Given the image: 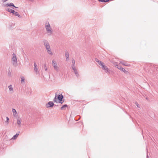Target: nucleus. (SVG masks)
Listing matches in <instances>:
<instances>
[{
	"mask_svg": "<svg viewBox=\"0 0 158 158\" xmlns=\"http://www.w3.org/2000/svg\"><path fill=\"white\" fill-rule=\"evenodd\" d=\"M64 97L62 94L57 95L56 94L53 100L54 102L62 104L64 102V100H63Z\"/></svg>",
	"mask_w": 158,
	"mask_h": 158,
	"instance_id": "nucleus-1",
	"label": "nucleus"
},
{
	"mask_svg": "<svg viewBox=\"0 0 158 158\" xmlns=\"http://www.w3.org/2000/svg\"><path fill=\"white\" fill-rule=\"evenodd\" d=\"M13 57L12 58L11 60L12 61V64L13 65L15 66L17 65V58L15 54L13 53L12 55Z\"/></svg>",
	"mask_w": 158,
	"mask_h": 158,
	"instance_id": "nucleus-2",
	"label": "nucleus"
},
{
	"mask_svg": "<svg viewBox=\"0 0 158 158\" xmlns=\"http://www.w3.org/2000/svg\"><path fill=\"white\" fill-rule=\"evenodd\" d=\"M52 63L54 69L57 72L59 71L60 70L59 68L57 66V64L56 63L55 61L53 60L52 61Z\"/></svg>",
	"mask_w": 158,
	"mask_h": 158,
	"instance_id": "nucleus-3",
	"label": "nucleus"
},
{
	"mask_svg": "<svg viewBox=\"0 0 158 158\" xmlns=\"http://www.w3.org/2000/svg\"><path fill=\"white\" fill-rule=\"evenodd\" d=\"M43 42L46 49L50 48L49 44L47 40H44Z\"/></svg>",
	"mask_w": 158,
	"mask_h": 158,
	"instance_id": "nucleus-4",
	"label": "nucleus"
},
{
	"mask_svg": "<svg viewBox=\"0 0 158 158\" xmlns=\"http://www.w3.org/2000/svg\"><path fill=\"white\" fill-rule=\"evenodd\" d=\"M115 66L118 69L121 70L122 71L124 72V73H125L126 74H127V73H128V72L126 71L125 69L123 68L120 65H119L118 64H116Z\"/></svg>",
	"mask_w": 158,
	"mask_h": 158,
	"instance_id": "nucleus-5",
	"label": "nucleus"
},
{
	"mask_svg": "<svg viewBox=\"0 0 158 158\" xmlns=\"http://www.w3.org/2000/svg\"><path fill=\"white\" fill-rule=\"evenodd\" d=\"M54 105V103L53 102L49 101L46 104V106L47 108L52 107Z\"/></svg>",
	"mask_w": 158,
	"mask_h": 158,
	"instance_id": "nucleus-6",
	"label": "nucleus"
},
{
	"mask_svg": "<svg viewBox=\"0 0 158 158\" xmlns=\"http://www.w3.org/2000/svg\"><path fill=\"white\" fill-rule=\"evenodd\" d=\"M47 32L49 35H51L52 33V30L51 27H48L46 28Z\"/></svg>",
	"mask_w": 158,
	"mask_h": 158,
	"instance_id": "nucleus-7",
	"label": "nucleus"
},
{
	"mask_svg": "<svg viewBox=\"0 0 158 158\" xmlns=\"http://www.w3.org/2000/svg\"><path fill=\"white\" fill-rule=\"evenodd\" d=\"M102 66V68L105 70L106 73H109L110 72V70L108 69L106 66L104 65V64H103Z\"/></svg>",
	"mask_w": 158,
	"mask_h": 158,
	"instance_id": "nucleus-8",
	"label": "nucleus"
},
{
	"mask_svg": "<svg viewBox=\"0 0 158 158\" xmlns=\"http://www.w3.org/2000/svg\"><path fill=\"white\" fill-rule=\"evenodd\" d=\"M19 133H20V132H17L15 135H14L13 136V137H12V139H16L18 137Z\"/></svg>",
	"mask_w": 158,
	"mask_h": 158,
	"instance_id": "nucleus-9",
	"label": "nucleus"
},
{
	"mask_svg": "<svg viewBox=\"0 0 158 158\" xmlns=\"http://www.w3.org/2000/svg\"><path fill=\"white\" fill-rule=\"evenodd\" d=\"M8 88L10 91L11 92V93L13 92V88L11 85H10L8 86Z\"/></svg>",
	"mask_w": 158,
	"mask_h": 158,
	"instance_id": "nucleus-10",
	"label": "nucleus"
},
{
	"mask_svg": "<svg viewBox=\"0 0 158 158\" xmlns=\"http://www.w3.org/2000/svg\"><path fill=\"white\" fill-rule=\"evenodd\" d=\"M5 6H10V7L13 6V7H15V5H14V4L12 3H8L7 4H6L5 5Z\"/></svg>",
	"mask_w": 158,
	"mask_h": 158,
	"instance_id": "nucleus-11",
	"label": "nucleus"
},
{
	"mask_svg": "<svg viewBox=\"0 0 158 158\" xmlns=\"http://www.w3.org/2000/svg\"><path fill=\"white\" fill-rule=\"evenodd\" d=\"M47 52L50 55H53V53L52 52L50 48L47 49Z\"/></svg>",
	"mask_w": 158,
	"mask_h": 158,
	"instance_id": "nucleus-12",
	"label": "nucleus"
},
{
	"mask_svg": "<svg viewBox=\"0 0 158 158\" xmlns=\"http://www.w3.org/2000/svg\"><path fill=\"white\" fill-rule=\"evenodd\" d=\"M13 15H15V16H18L19 18H20L21 17V16L19 14V13L15 11V12H14V14H13Z\"/></svg>",
	"mask_w": 158,
	"mask_h": 158,
	"instance_id": "nucleus-13",
	"label": "nucleus"
},
{
	"mask_svg": "<svg viewBox=\"0 0 158 158\" xmlns=\"http://www.w3.org/2000/svg\"><path fill=\"white\" fill-rule=\"evenodd\" d=\"M25 81V78L24 77H21V84H23Z\"/></svg>",
	"mask_w": 158,
	"mask_h": 158,
	"instance_id": "nucleus-14",
	"label": "nucleus"
},
{
	"mask_svg": "<svg viewBox=\"0 0 158 158\" xmlns=\"http://www.w3.org/2000/svg\"><path fill=\"white\" fill-rule=\"evenodd\" d=\"M68 106V105L67 104H64L60 108V109L62 110H64V108L66 107H67Z\"/></svg>",
	"mask_w": 158,
	"mask_h": 158,
	"instance_id": "nucleus-15",
	"label": "nucleus"
},
{
	"mask_svg": "<svg viewBox=\"0 0 158 158\" xmlns=\"http://www.w3.org/2000/svg\"><path fill=\"white\" fill-rule=\"evenodd\" d=\"M48 27H51L50 25L48 22H46L45 23V28H46Z\"/></svg>",
	"mask_w": 158,
	"mask_h": 158,
	"instance_id": "nucleus-16",
	"label": "nucleus"
},
{
	"mask_svg": "<svg viewBox=\"0 0 158 158\" xmlns=\"http://www.w3.org/2000/svg\"><path fill=\"white\" fill-rule=\"evenodd\" d=\"M73 72L75 73V74L76 75V76H77V77H78L79 76V75L78 74V73L77 72V70L73 71Z\"/></svg>",
	"mask_w": 158,
	"mask_h": 158,
	"instance_id": "nucleus-17",
	"label": "nucleus"
},
{
	"mask_svg": "<svg viewBox=\"0 0 158 158\" xmlns=\"http://www.w3.org/2000/svg\"><path fill=\"white\" fill-rule=\"evenodd\" d=\"M12 111L13 112V115L14 116H15V115L17 114V112L16 111L15 109L14 108L12 109Z\"/></svg>",
	"mask_w": 158,
	"mask_h": 158,
	"instance_id": "nucleus-18",
	"label": "nucleus"
},
{
	"mask_svg": "<svg viewBox=\"0 0 158 158\" xmlns=\"http://www.w3.org/2000/svg\"><path fill=\"white\" fill-rule=\"evenodd\" d=\"M21 121L19 120V119H17V123L18 125L20 127L21 126Z\"/></svg>",
	"mask_w": 158,
	"mask_h": 158,
	"instance_id": "nucleus-19",
	"label": "nucleus"
},
{
	"mask_svg": "<svg viewBox=\"0 0 158 158\" xmlns=\"http://www.w3.org/2000/svg\"><path fill=\"white\" fill-rule=\"evenodd\" d=\"M120 63L126 66H128L129 65V64L126 63L125 62H120Z\"/></svg>",
	"mask_w": 158,
	"mask_h": 158,
	"instance_id": "nucleus-20",
	"label": "nucleus"
},
{
	"mask_svg": "<svg viewBox=\"0 0 158 158\" xmlns=\"http://www.w3.org/2000/svg\"><path fill=\"white\" fill-rule=\"evenodd\" d=\"M65 56L67 60H69V54L68 52H67L65 53Z\"/></svg>",
	"mask_w": 158,
	"mask_h": 158,
	"instance_id": "nucleus-21",
	"label": "nucleus"
},
{
	"mask_svg": "<svg viewBox=\"0 0 158 158\" xmlns=\"http://www.w3.org/2000/svg\"><path fill=\"white\" fill-rule=\"evenodd\" d=\"M99 2H107L109 1V0H98Z\"/></svg>",
	"mask_w": 158,
	"mask_h": 158,
	"instance_id": "nucleus-22",
	"label": "nucleus"
},
{
	"mask_svg": "<svg viewBox=\"0 0 158 158\" xmlns=\"http://www.w3.org/2000/svg\"><path fill=\"white\" fill-rule=\"evenodd\" d=\"M34 71L36 73V74H37L39 73L37 67L34 68Z\"/></svg>",
	"mask_w": 158,
	"mask_h": 158,
	"instance_id": "nucleus-23",
	"label": "nucleus"
},
{
	"mask_svg": "<svg viewBox=\"0 0 158 158\" xmlns=\"http://www.w3.org/2000/svg\"><path fill=\"white\" fill-rule=\"evenodd\" d=\"M44 67L45 71H47L48 69L47 67H46V64H44Z\"/></svg>",
	"mask_w": 158,
	"mask_h": 158,
	"instance_id": "nucleus-24",
	"label": "nucleus"
},
{
	"mask_svg": "<svg viewBox=\"0 0 158 158\" xmlns=\"http://www.w3.org/2000/svg\"><path fill=\"white\" fill-rule=\"evenodd\" d=\"M98 63L101 66H102L104 64L103 62L100 60L99 61H98Z\"/></svg>",
	"mask_w": 158,
	"mask_h": 158,
	"instance_id": "nucleus-25",
	"label": "nucleus"
},
{
	"mask_svg": "<svg viewBox=\"0 0 158 158\" xmlns=\"http://www.w3.org/2000/svg\"><path fill=\"white\" fill-rule=\"evenodd\" d=\"M6 120L5 122V123H7V124H8V121L9 120V118L8 117H6Z\"/></svg>",
	"mask_w": 158,
	"mask_h": 158,
	"instance_id": "nucleus-26",
	"label": "nucleus"
},
{
	"mask_svg": "<svg viewBox=\"0 0 158 158\" xmlns=\"http://www.w3.org/2000/svg\"><path fill=\"white\" fill-rule=\"evenodd\" d=\"M11 9L10 8H6V11H8L9 12H10V11H11Z\"/></svg>",
	"mask_w": 158,
	"mask_h": 158,
	"instance_id": "nucleus-27",
	"label": "nucleus"
},
{
	"mask_svg": "<svg viewBox=\"0 0 158 158\" xmlns=\"http://www.w3.org/2000/svg\"><path fill=\"white\" fill-rule=\"evenodd\" d=\"M15 10H14L11 9V11H10V13H11L13 15L14 12H15Z\"/></svg>",
	"mask_w": 158,
	"mask_h": 158,
	"instance_id": "nucleus-28",
	"label": "nucleus"
},
{
	"mask_svg": "<svg viewBox=\"0 0 158 158\" xmlns=\"http://www.w3.org/2000/svg\"><path fill=\"white\" fill-rule=\"evenodd\" d=\"M14 25L12 24H10L9 25V27L11 29L13 27Z\"/></svg>",
	"mask_w": 158,
	"mask_h": 158,
	"instance_id": "nucleus-29",
	"label": "nucleus"
},
{
	"mask_svg": "<svg viewBox=\"0 0 158 158\" xmlns=\"http://www.w3.org/2000/svg\"><path fill=\"white\" fill-rule=\"evenodd\" d=\"M72 63L73 64H75V60L73 59L72 60Z\"/></svg>",
	"mask_w": 158,
	"mask_h": 158,
	"instance_id": "nucleus-30",
	"label": "nucleus"
},
{
	"mask_svg": "<svg viewBox=\"0 0 158 158\" xmlns=\"http://www.w3.org/2000/svg\"><path fill=\"white\" fill-rule=\"evenodd\" d=\"M135 104L139 108V105L137 102Z\"/></svg>",
	"mask_w": 158,
	"mask_h": 158,
	"instance_id": "nucleus-31",
	"label": "nucleus"
},
{
	"mask_svg": "<svg viewBox=\"0 0 158 158\" xmlns=\"http://www.w3.org/2000/svg\"><path fill=\"white\" fill-rule=\"evenodd\" d=\"M34 66L35 68L37 67V64H36V63L35 62H34Z\"/></svg>",
	"mask_w": 158,
	"mask_h": 158,
	"instance_id": "nucleus-32",
	"label": "nucleus"
},
{
	"mask_svg": "<svg viewBox=\"0 0 158 158\" xmlns=\"http://www.w3.org/2000/svg\"><path fill=\"white\" fill-rule=\"evenodd\" d=\"M11 74V73L10 72V71L9 70L8 71V75L9 76H10Z\"/></svg>",
	"mask_w": 158,
	"mask_h": 158,
	"instance_id": "nucleus-33",
	"label": "nucleus"
},
{
	"mask_svg": "<svg viewBox=\"0 0 158 158\" xmlns=\"http://www.w3.org/2000/svg\"><path fill=\"white\" fill-rule=\"evenodd\" d=\"M95 60L97 62H98V61H99L100 60H99L97 58H95Z\"/></svg>",
	"mask_w": 158,
	"mask_h": 158,
	"instance_id": "nucleus-34",
	"label": "nucleus"
},
{
	"mask_svg": "<svg viewBox=\"0 0 158 158\" xmlns=\"http://www.w3.org/2000/svg\"><path fill=\"white\" fill-rule=\"evenodd\" d=\"M72 69H73V71H75V70H76V68L75 67L74 68H72Z\"/></svg>",
	"mask_w": 158,
	"mask_h": 158,
	"instance_id": "nucleus-35",
	"label": "nucleus"
},
{
	"mask_svg": "<svg viewBox=\"0 0 158 158\" xmlns=\"http://www.w3.org/2000/svg\"><path fill=\"white\" fill-rule=\"evenodd\" d=\"M74 67H75V64H73L72 66V68H74Z\"/></svg>",
	"mask_w": 158,
	"mask_h": 158,
	"instance_id": "nucleus-36",
	"label": "nucleus"
},
{
	"mask_svg": "<svg viewBox=\"0 0 158 158\" xmlns=\"http://www.w3.org/2000/svg\"><path fill=\"white\" fill-rule=\"evenodd\" d=\"M8 0H2V1L4 2L7 1Z\"/></svg>",
	"mask_w": 158,
	"mask_h": 158,
	"instance_id": "nucleus-37",
	"label": "nucleus"
},
{
	"mask_svg": "<svg viewBox=\"0 0 158 158\" xmlns=\"http://www.w3.org/2000/svg\"><path fill=\"white\" fill-rule=\"evenodd\" d=\"M14 7L15 8H18V7H16V6H15V7Z\"/></svg>",
	"mask_w": 158,
	"mask_h": 158,
	"instance_id": "nucleus-38",
	"label": "nucleus"
},
{
	"mask_svg": "<svg viewBox=\"0 0 158 158\" xmlns=\"http://www.w3.org/2000/svg\"><path fill=\"white\" fill-rule=\"evenodd\" d=\"M147 158H149V157H148V155H147Z\"/></svg>",
	"mask_w": 158,
	"mask_h": 158,
	"instance_id": "nucleus-39",
	"label": "nucleus"
},
{
	"mask_svg": "<svg viewBox=\"0 0 158 158\" xmlns=\"http://www.w3.org/2000/svg\"><path fill=\"white\" fill-rule=\"evenodd\" d=\"M146 98L147 100H148V98L147 97Z\"/></svg>",
	"mask_w": 158,
	"mask_h": 158,
	"instance_id": "nucleus-40",
	"label": "nucleus"
},
{
	"mask_svg": "<svg viewBox=\"0 0 158 158\" xmlns=\"http://www.w3.org/2000/svg\"><path fill=\"white\" fill-rule=\"evenodd\" d=\"M146 150H147V152H148V149H147V148Z\"/></svg>",
	"mask_w": 158,
	"mask_h": 158,
	"instance_id": "nucleus-41",
	"label": "nucleus"
},
{
	"mask_svg": "<svg viewBox=\"0 0 158 158\" xmlns=\"http://www.w3.org/2000/svg\"><path fill=\"white\" fill-rule=\"evenodd\" d=\"M80 119V117H79V118L78 119Z\"/></svg>",
	"mask_w": 158,
	"mask_h": 158,
	"instance_id": "nucleus-42",
	"label": "nucleus"
}]
</instances>
